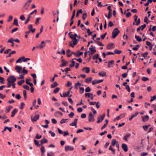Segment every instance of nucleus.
I'll return each mask as SVG.
<instances>
[{"label":"nucleus","mask_w":156,"mask_h":156,"mask_svg":"<svg viewBox=\"0 0 156 156\" xmlns=\"http://www.w3.org/2000/svg\"><path fill=\"white\" fill-rule=\"evenodd\" d=\"M130 136V134L128 133L126 134L125 136H124L123 139L127 141V138H129Z\"/></svg>","instance_id":"nucleus-24"},{"label":"nucleus","mask_w":156,"mask_h":156,"mask_svg":"<svg viewBox=\"0 0 156 156\" xmlns=\"http://www.w3.org/2000/svg\"><path fill=\"white\" fill-rule=\"evenodd\" d=\"M34 143L36 145L37 147H40L41 144H40L39 143V141L36 140H34Z\"/></svg>","instance_id":"nucleus-32"},{"label":"nucleus","mask_w":156,"mask_h":156,"mask_svg":"<svg viewBox=\"0 0 156 156\" xmlns=\"http://www.w3.org/2000/svg\"><path fill=\"white\" fill-rule=\"evenodd\" d=\"M77 41H71L69 42V45L72 47H74L75 45H76L78 43Z\"/></svg>","instance_id":"nucleus-8"},{"label":"nucleus","mask_w":156,"mask_h":156,"mask_svg":"<svg viewBox=\"0 0 156 156\" xmlns=\"http://www.w3.org/2000/svg\"><path fill=\"white\" fill-rule=\"evenodd\" d=\"M49 133L51 134V135L52 137H54L55 136V133L54 132H52L51 131H49Z\"/></svg>","instance_id":"nucleus-54"},{"label":"nucleus","mask_w":156,"mask_h":156,"mask_svg":"<svg viewBox=\"0 0 156 156\" xmlns=\"http://www.w3.org/2000/svg\"><path fill=\"white\" fill-rule=\"evenodd\" d=\"M47 156H55L54 153L53 152L47 153Z\"/></svg>","instance_id":"nucleus-35"},{"label":"nucleus","mask_w":156,"mask_h":156,"mask_svg":"<svg viewBox=\"0 0 156 156\" xmlns=\"http://www.w3.org/2000/svg\"><path fill=\"white\" fill-rule=\"evenodd\" d=\"M109 150L112 151V154H114L115 153V150L112 147L111 145H110L109 147Z\"/></svg>","instance_id":"nucleus-41"},{"label":"nucleus","mask_w":156,"mask_h":156,"mask_svg":"<svg viewBox=\"0 0 156 156\" xmlns=\"http://www.w3.org/2000/svg\"><path fill=\"white\" fill-rule=\"evenodd\" d=\"M70 37L73 40L72 41H79V40L77 39L73 35V34H71L70 36Z\"/></svg>","instance_id":"nucleus-22"},{"label":"nucleus","mask_w":156,"mask_h":156,"mask_svg":"<svg viewBox=\"0 0 156 156\" xmlns=\"http://www.w3.org/2000/svg\"><path fill=\"white\" fill-rule=\"evenodd\" d=\"M45 46V45H42V44H41L39 46H37L36 47V48H40V49H42Z\"/></svg>","instance_id":"nucleus-57"},{"label":"nucleus","mask_w":156,"mask_h":156,"mask_svg":"<svg viewBox=\"0 0 156 156\" xmlns=\"http://www.w3.org/2000/svg\"><path fill=\"white\" fill-rule=\"evenodd\" d=\"M126 89L127 90L128 92H130V89L129 87V86L128 85H127L126 86Z\"/></svg>","instance_id":"nucleus-55"},{"label":"nucleus","mask_w":156,"mask_h":156,"mask_svg":"<svg viewBox=\"0 0 156 156\" xmlns=\"http://www.w3.org/2000/svg\"><path fill=\"white\" fill-rule=\"evenodd\" d=\"M78 119H75L74 120V121L73 122H72L69 125L70 126H75V127H77V122Z\"/></svg>","instance_id":"nucleus-9"},{"label":"nucleus","mask_w":156,"mask_h":156,"mask_svg":"<svg viewBox=\"0 0 156 156\" xmlns=\"http://www.w3.org/2000/svg\"><path fill=\"white\" fill-rule=\"evenodd\" d=\"M151 99L150 101L151 102L156 99V96L155 95H154L153 96L151 97Z\"/></svg>","instance_id":"nucleus-47"},{"label":"nucleus","mask_w":156,"mask_h":156,"mask_svg":"<svg viewBox=\"0 0 156 156\" xmlns=\"http://www.w3.org/2000/svg\"><path fill=\"white\" fill-rule=\"evenodd\" d=\"M103 81V80L102 79L99 80H95L92 81V84L93 85H95L96 83H99L101 82H102Z\"/></svg>","instance_id":"nucleus-11"},{"label":"nucleus","mask_w":156,"mask_h":156,"mask_svg":"<svg viewBox=\"0 0 156 156\" xmlns=\"http://www.w3.org/2000/svg\"><path fill=\"white\" fill-rule=\"evenodd\" d=\"M98 75L100 76L103 77L106 76V73L103 71H101L98 73Z\"/></svg>","instance_id":"nucleus-20"},{"label":"nucleus","mask_w":156,"mask_h":156,"mask_svg":"<svg viewBox=\"0 0 156 156\" xmlns=\"http://www.w3.org/2000/svg\"><path fill=\"white\" fill-rule=\"evenodd\" d=\"M92 78L91 77H88L86 79L85 82L87 83H90L91 81Z\"/></svg>","instance_id":"nucleus-27"},{"label":"nucleus","mask_w":156,"mask_h":156,"mask_svg":"<svg viewBox=\"0 0 156 156\" xmlns=\"http://www.w3.org/2000/svg\"><path fill=\"white\" fill-rule=\"evenodd\" d=\"M142 120L144 122H146L149 119V116L147 115L142 116Z\"/></svg>","instance_id":"nucleus-15"},{"label":"nucleus","mask_w":156,"mask_h":156,"mask_svg":"<svg viewBox=\"0 0 156 156\" xmlns=\"http://www.w3.org/2000/svg\"><path fill=\"white\" fill-rule=\"evenodd\" d=\"M25 104L23 102H22L20 104V106L19 107L20 109H22L23 108L24 106L25 105Z\"/></svg>","instance_id":"nucleus-45"},{"label":"nucleus","mask_w":156,"mask_h":156,"mask_svg":"<svg viewBox=\"0 0 156 156\" xmlns=\"http://www.w3.org/2000/svg\"><path fill=\"white\" fill-rule=\"evenodd\" d=\"M152 0H147V2L145 3L144 4V5L145 6H148L149 3H151L152 2Z\"/></svg>","instance_id":"nucleus-43"},{"label":"nucleus","mask_w":156,"mask_h":156,"mask_svg":"<svg viewBox=\"0 0 156 156\" xmlns=\"http://www.w3.org/2000/svg\"><path fill=\"white\" fill-rule=\"evenodd\" d=\"M83 71H85V72L86 73H88L90 71V68L89 67H84L82 70Z\"/></svg>","instance_id":"nucleus-21"},{"label":"nucleus","mask_w":156,"mask_h":156,"mask_svg":"<svg viewBox=\"0 0 156 156\" xmlns=\"http://www.w3.org/2000/svg\"><path fill=\"white\" fill-rule=\"evenodd\" d=\"M67 120V119H63L61 120L60 122V123L61 124L64 123L66 122V121Z\"/></svg>","instance_id":"nucleus-60"},{"label":"nucleus","mask_w":156,"mask_h":156,"mask_svg":"<svg viewBox=\"0 0 156 156\" xmlns=\"http://www.w3.org/2000/svg\"><path fill=\"white\" fill-rule=\"evenodd\" d=\"M15 69L16 70L17 72L20 73V71L22 69V67L20 66H16L15 67Z\"/></svg>","instance_id":"nucleus-16"},{"label":"nucleus","mask_w":156,"mask_h":156,"mask_svg":"<svg viewBox=\"0 0 156 156\" xmlns=\"http://www.w3.org/2000/svg\"><path fill=\"white\" fill-rule=\"evenodd\" d=\"M88 118V121L89 122H91V121L94 122L95 120L94 116L91 112L89 113V114Z\"/></svg>","instance_id":"nucleus-3"},{"label":"nucleus","mask_w":156,"mask_h":156,"mask_svg":"<svg viewBox=\"0 0 156 156\" xmlns=\"http://www.w3.org/2000/svg\"><path fill=\"white\" fill-rule=\"evenodd\" d=\"M73 88V87H71L69 89L68 91H67V93L65 92L63 93V97H66L68 96L70 92V91L71 90L72 88Z\"/></svg>","instance_id":"nucleus-4"},{"label":"nucleus","mask_w":156,"mask_h":156,"mask_svg":"<svg viewBox=\"0 0 156 156\" xmlns=\"http://www.w3.org/2000/svg\"><path fill=\"white\" fill-rule=\"evenodd\" d=\"M135 38L136 39V40L139 42H141L142 41L141 38L139 36H137L136 35H135Z\"/></svg>","instance_id":"nucleus-33"},{"label":"nucleus","mask_w":156,"mask_h":156,"mask_svg":"<svg viewBox=\"0 0 156 156\" xmlns=\"http://www.w3.org/2000/svg\"><path fill=\"white\" fill-rule=\"evenodd\" d=\"M122 147L125 152H126L128 151V147L126 144H122Z\"/></svg>","instance_id":"nucleus-12"},{"label":"nucleus","mask_w":156,"mask_h":156,"mask_svg":"<svg viewBox=\"0 0 156 156\" xmlns=\"http://www.w3.org/2000/svg\"><path fill=\"white\" fill-rule=\"evenodd\" d=\"M139 112H136L134 114L131 115V117L129 118V120L131 121L134 117H136L138 114Z\"/></svg>","instance_id":"nucleus-19"},{"label":"nucleus","mask_w":156,"mask_h":156,"mask_svg":"<svg viewBox=\"0 0 156 156\" xmlns=\"http://www.w3.org/2000/svg\"><path fill=\"white\" fill-rule=\"evenodd\" d=\"M114 45V44L112 43H110L108 44L107 47V48L108 49H110L112 48H114V47H112L113 45Z\"/></svg>","instance_id":"nucleus-23"},{"label":"nucleus","mask_w":156,"mask_h":156,"mask_svg":"<svg viewBox=\"0 0 156 156\" xmlns=\"http://www.w3.org/2000/svg\"><path fill=\"white\" fill-rule=\"evenodd\" d=\"M12 108L13 107L12 106H10L9 107L7 108H6V112H9Z\"/></svg>","instance_id":"nucleus-31"},{"label":"nucleus","mask_w":156,"mask_h":156,"mask_svg":"<svg viewBox=\"0 0 156 156\" xmlns=\"http://www.w3.org/2000/svg\"><path fill=\"white\" fill-rule=\"evenodd\" d=\"M74 115V113L73 112H71L69 114V116L70 118H72L73 117Z\"/></svg>","instance_id":"nucleus-51"},{"label":"nucleus","mask_w":156,"mask_h":156,"mask_svg":"<svg viewBox=\"0 0 156 156\" xmlns=\"http://www.w3.org/2000/svg\"><path fill=\"white\" fill-rule=\"evenodd\" d=\"M23 87L27 90H30V87H29L27 85H24L23 86Z\"/></svg>","instance_id":"nucleus-48"},{"label":"nucleus","mask_w":156,"mask_h":156,"mask_svg":"<svg viewBox=\"0 0 156 156\" xmlns=\"http://www.w3.org/2000/svg\"><path fill=\"white\" fill-rule=\"evenodd\" d=\"M85 91L86 92H89L90 91L91 89L89 87H87L85 89Z\"/></svg>","instance_id":"nucleus-52"},{"label":"nucleus","mask_w":156,"mask_h":156,"mask_svg":"<svg viewBox=\"0 0 156 156\" xmlns=\"http://www.w3.org/2000/svg\"><path fill=\"white\" fill-rule=\"evenodd\" d=\"M148 155V153L146 152L142 153L140 154V156H146Z\"/></svg>","instance_id":"nucleus-63"},{"label":"nucleus","mask_w":156,"mask_h":156,"mask_svg":"<svg viewBox=\"0 0 156 156\" xmlns=\"http://www.w3.org/2000/svg\"><path fill=\"white\" fill-rule=\"evenodd\" d=\"M18 112V110L15 108L14 109V110L12 112V114L11 115V117H13L15 115V114L16 113Z\"/></svg>","instance_id":"nucleus-18"},{"label":"nucleus","mask_w":156,"mask_h":156,"mask_svg":"<svg viewBox=\"0 0 156 156\" xmlns=\"http://www.w3.org/2000/svg\"><path fill=\"white\" fill-rule=\"evenodd\" d=\"M146 43L147 45L149 47L151 46H152L153 45L152 44H151V42H150L148 41H146Z\"/></svg>","instance_id":"nucleus-61"},{"label":"nucleus","mask_w":156,"mask_h":156,"mask_svg":"<svg viewBox=\"0 0 156 156\" xmlns=\"http://www.w3.org/2000/svg\"><path fill=\"white\" fill-rule=\"evenodd\" d=\"M58 84L56 82H54L53 84L51 85V88H54L55 87L58 86Z\"/></svg>","instance_id":"nucleus-25"},{"label":"nucleus","mask_w":156,"mask_h":156,"mask_svg":"<svg viewBox=\"0 0 156 156\" xmlns=\"http://www.w3.org/2000/svg\"><path fill=\"white\" fill-rule=\"evenodd\" d=\"M87 14L86 13H84L82 16V19L83 20H85L87 18Z\"/></svg>","instance_id":"nucleus-53"},{"label":"nucleus","mask_w":156,"mask_h":156,"mask_svg":"<svg viewBox=\"0 0 156 156\" xmlns=\"http://www.w3.org/2000/svg\"><path fill=\"white\" fill-rule=\"evenodd\" d=\"M41 152H45V149L44 146H42L41 147Z\"/></svg>","instance_id":"nucleus-58"},{"label":"nucleus","mask_w":156,"mask_h":156,"mask_svg":"<svg viewBox=\"0 0 156 156\" xmlns=\"http://www.w3.org/2000/svg\"><path fill=\"white\" fill-rule=\"evenodd\" d=\"M122 52V51L117 49H115L114 50V53L116 54H120Z\"/></svg>","instance_id":"nucleus-38"},{"label":"nucleus","mask_w":156,"mask_h":156,"mask_svg":"<svg viewBox=\"0 0 156 156\" xmlns=\"http://www.w3.org/2000/svg\"><path fill=\"white\" fill-rule=\"evenodd\" d=\"M5 80L3 78L0 77V82L2 84H4Z\"/></svg>","instance_id":"nucleus-46"},{"label":"nucleus","mask_w":156,"mask_h":156,"mask_svg":"<svg viewBox=\"0 0 156 156\" xmlns=\"http://www.w3.org/2000/svg\"><path fill=\"white\" fill-rule=\"evenodd\" d=\"M60 90V88L59 87H56L55 89L54 90L53 92L55 94L57 93Z\"/></svg>","instance_id":"nucleus-40"},{"label":"nucleus","mask_w":156,"mask_h":156,"mask_svg":"<svg viewBox=\"0 0 156 156\" xmlns=\"http://www.w3.org/2000/svg\"><path fill=\"white\" fill-rule=\"evenodd\" d=\"M42 137L41 135H39L38 133H37L36 136V138L37 139H39Z\"/></svg>","instance_id":"nucleus-49"},{"label":"nucleus","mask_w":156,"mask_h":156,"mask_svg":"<svg viewBox=\"0 0 156 156\" xmlns=\"http://www.w3.org/2000/svg\"><path fill=\"white\" fill-rule=\"evenodd\" d=\"M73 150V147H70L69 146H67L65 147V150L66 151H68L69 150L72 151Z\"/></svg>","instance_id":"nucleus-13"},{"label":"nucleus","mask_w":156,"mask_h":156,"mask_svg":"<svg viewBox=\"0 0 156 156\" xmlns=\"http://www.w3.org/2000/svg\"><path fill=\"white\" fill-rule=\"evenodd\" d=\"M142 80L144 81H146L149 80V79L147 77H144L142 78Z\"/></svg>","instance_id":"nucleus-56"},{"label":"nucleus","mask_w":156,"mask_h":156,"mask_svg":"<svg viewBox=\"0 0 156 156\" xmlns=\"http://www.w3.org/2000/svg\"><path fill=\"white\" fill-rule=\"evenodd\" d=\"M84 88L80 87V93L82 94L84 93Z\"/></svg>","instance_id":"nucleus-44"},{"label":"nucleus","mask_w":156,"mask_h":156,"mask_svg":"<svg viewBox=\"0 0 156 156\" xmlns=\"http://www.w3.org/2000/svg\"><path fill=\"white\" fill-rule=\"evenodd\" d=\"M37 12V10L35 9L29 15H28V17L29 18H30L31 17V15H33L34 13H35V14Z\"/></svg>","instance_id":"nucleus-30"},{"label":"nucleus","mask_w":156,"mask_h":156,"mask_svg":"<svg viewBox=\"0 0 156 156\" xmlns=\"http://www.w3.org/2000/svg\"><path fill=\"white\" fill-rule=\"evenodd\" d=\"M7 79L10 80L13 82H15L16 80V78L13 76H10L7 78Z\"/></svg>","instance_id":"nucleus-7"},{"label":"nucleus","mask_w":156,"mask_h":156,"mask_svg":"<svg viewBox=\"0 0 156 156\" xmlns=\"http://www.w3.org/2000/svg\"><path fill=\"white\" fill-rule=\"evenodd\" d=\"M148 19L147 17L146 16L144 19V22L146 23V24L148 23Z\"/></svg>","instance_id":"nucleus-59"},{"label":"nucleus","mask_w":156,"mask_h":156,"mask_svg":"<svg viewBox=\"0 0 156 156\" xmlns=\"http://www.w3.org/2000/svg\"><path fill=\"white\" fill-rule=\"evenodd\" d=\"M98 58H99V55L98 54L95 55L92 57V58L94 60L97 59Z\"/></svg>","instance_id":"nucleus-37"},{"label":"nucleus","mask_w":156,"mask_h":156,"mask_svg":"<svg viewBox=\"0 0 156 156\" xmlns=\"http://www.w3.org/2000/svg\"><path fill=\"white\" fill-rule=\"evenodd\" d=\"M61 61L62 64L60 66L61 67L65 66L68 64L69 62L68 61H65L64 59H62Z\"/></svg>","instance_id":"nucleus-6"},{"label":"nucleus","mask_w":156,"mask_h":156,"mask_svg":"<svg viewBox=\"0 0 156 156\" xmlns=\"http://www.w3.org/2000/svg\"><path fill=\"white\" fill-rule=\"evenodd\" d=\"M75 64V62L73 60H72V63L70 64L69 66L70 68H72L74 66Z\"/></svg>","instance_id":"nucleus-42"},{"label":"nucleus","mask_w":156,"mask_h":156,"mask_svg":"<svg viewBox=\"0 0 156 156\" xmlns=\"http://www.w3.org/2000/svg\"><path fill=\"white\" fill-rule=\"evenodd\" d=\"M114 62V61L113 60L108 61V68L112 67L113 66V64Z\"/></svg>","instance_id":"nucleus-14"},{"label":"nucleus","mask_w":156,"mask_h":156,"mask_svg":"<svg viewBox=\"0 0 156 156\" xmlns=\"http://www.w3.org/2000/svg\"><path fill=\"white\" fill-rule=\"evenodd\" d=\"M39 115L38 114H36L34 116L33 118L31 117V121L33 122V121L36 122L37 120L39 119Z\"/></svg>","instance_id":"nucleus-5"},{"label":"nucleus","mask_w":156,"mask_h":156,"mask_svg":"<svg viewBox=\"0 0 156 156\" xmlns=\"http://www.w3.org/2000/svg\"><path fill=\"white\" fill-rule=\"evenodd\" d=\"M47 142V140L46 139L44 138L40 141L41 145L44 143H46Z\"/></svg>","instance_id":"nucleus-29"},{"label":"nucleus","mask_w":156,"mask_h":156,"mask_svg":"<svg viewBox=\"0 0 156 156\" xmlns=\"http://www.w3.org/2000/svg\"><path fill=\"white\" fill-rule=\"evenodd\" d=\"M71 51L69 49L66 51V55L68 57H70L71 56Z\"/></svg>","instance_id":"nucleus-26"},{"label":"nucleus","mask_w":156,"mask_h":156,"mask_svg":"<svg viewBox=\"0 0 156 156\" xmlns=\"http://www.w3.org/2000/svg\"><path fill=\"white\" fill-rule=\"evenodd\" d=\"M97 44L100 46H103L104 45L101 43V42L98 41H97Z\"/></svg>","instance_id":"nucleus-62"},{"label":"nucleus","mask_w":156,"mask_h":156,"mask_svg":"<svg viewBox=\"0 0 156 156\" xmlns=\"http://www.w3.org/2000/svg\"><path fill=\"white\" fill-rule=\"evenodd\" d=\"M131 13L130 12H127L126 15V16L127 17H129L130 16Z\"/></svg>","instance_id":"nucleus-64"},{"label":"nucleus","mask_w":156,"mask_h":156,"mask_svg":"<svg viewBox=\"0 0 156 156\" xmlns=\"http://www.w3.org/2000/svg\"><path fill=\"white\" fill-rule=\"evenodd\" d=\"M117 142H118V141H116L115 139H113L112 140V143H111L112 145L113 146H114L115 144V145L116 144V143H117Z\"/></svg>","instance_id":"nucleus-28"},{"label":"nucleus","mask_w":156,"mask_h":156,"mask_svg":"<svg viewBox=\"0 0 156 156\" xmlns=\"http://www.w3.org/2000/svg\"><path fill=\"white\" fill-rule=\"evenodd\" d=\"M89 49L90 51V54L91 55H92L96 51L95 47H94L93 48L90 47Z\"/></svg>","instance_id":"nucleus-10"},{"label":"nucleus","mask_w":156,"mask_h":156,"mask_svg":"<svg viewBox=\"0 0 156 156\" xmlns=\"http://www.w3.org/2000/svg\"><path fill=\"white\" fill-rule=\"evenodd\" d=\"M83 52H79V51H78L77 52V54L76 55V57H80L81 55H83Z\"/></svg>","instance_id":"nucleus-36"},{"label":"nucleus","mask_w":156,"mask_h":156,"mask_svg":"<svg viewBox=\"0 0 156 156\" xmlns=\"http://www.w3.org/2000/svg\"><path fill=\"white\" fill-rule=\"evenodd\" d=\"M105 115V114L104 113L103 115H100L98 118V120L97 121V123H98L101 122H102L103 120Z\"/></svg>","instance_id":"nucleus-2"},{"label":"nucleus","mask_w":156,"mask_h":156,"mask_svg":"<svg viewBox=\"0 0 156 156\" xmlns=\"http://www.w3.org/2000/svg\"><path fill=\"white\" fill-rule=\"evenodd\" d=\"M14 25H15L16 26H18V20L17 19L15 18L14 20L13 23Z\"/></svg>","instance_id":"nucleus-34"},{"label":"nucleus","mask_w":156,"mask_h":156,"mask_svg":"<svg viewBox=\"0 0 156 156\" xmlns=\"http://www.w3.org/2000/svg\"><path fill=\"white\" fill-rule=\"evenodd\" d=\"M23 96L24 97V99L25 100H26L27 98V91L26 90H24L23 91Z\"/></svg>","instance_id":"nucleus-39"},{"label":"nucleus","mask_w":156,"mask_h":156,"mask_svg":"<svg viewBox=\"0 0 156 156\" xmlns=\"http://www.w3.org/2000/svg\"><path fill=\"white\" fill-rule=\"evenodd\" d=\"M120 33V31L118 30V28L114 29L112 33V37L114 38L116 37L118 34Z\"/></svg>","instance_id":"nucleus-1"},{"label":"nucleus","mask_w":156,"mask_h":156,"mask_svg":"<svg viewBox=\"0 0 156 156\" xmlns=\"http://www.w3.org/2000/svg\"><path fill=\"white\" fill-rule=\"evenodd\" d=\"M75 10L74 9L73 12L72 16L71 17V19H70V20H72V19H73L74 18V17L75 16Z\"/></svg>","instance_id":"nucleus-50"},{"label":"nucleus","mask_w":156,"mask_h":156,"mask_svg":"<svg viewBox=\"0 0 156 156\" xmlns=\"http://www.w3.org/2000/svg\"><path fill=\"white\" fill-rule=\"evenodd\" d=\"M12 127L11 128L9 127H8L5 126L4 127L3 130L2 131V133H3L4 132L6 131V130L8 129L9 131L11 132L12 131Z\"/></svg>","instance_id":"nucleus-17"}]
</instances>
